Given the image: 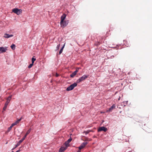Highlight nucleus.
<instances>
[{
  "label": "nucleus",
  "instance_id": "1",
  "mask_svg": "<svg viewBox=\"0 0 152 152\" xmlns=\"http://www.w3.org/2000/svg\"><path fill=\"white\" fill-rule=\"evenodd\" d=\"M31 131V129H30L26 132V134L24 136V137L22 138L21 140L19 141L18 143L16 144L15 147H18L20 144L25 140V138L27 136L30 132Z\"/></svg>",
  "mask_w": 152,
  "mask_h": 152
},
{
  "label": "nucleus",
  "instance_id": "2",
  "mask_svg": "<svg viewBox=\"0 0 152 152\" xmlns=\"http://www.w3.org/2000/svg\"><path fill=\"white\" fill-rule=\"evenodd\" d=\"M88 76V75H84L82 77H80L78 79L77 81V83H79L83 81L86 79Z\"/></svg>",
  "mask_w": 152,
  "mask_h": 152
},
{
  "label": "nucleus",
  "instance_id": "3",
  "mask_svg": "<svg viewBox=\"0 0 152 152\" xmlns=\"http://www.w3.org/2000/svg\"><path fill=\"white\" fill-rule=\"evenodd\" d=\"M77 84L76 83H74L73 84L70 85L67 88L66 90L67 91H69L72 90L75 87L77 86Z\"/></svg>",
  "mask_w": 152,
  "mask_h": 152
},
{
  "label": "nucleus",
  "instance_id": "4",
  "mask_svg": "<svg viewBox=\"0 0 152 152\" xmlns=\"http://www.w3.org/2000/svg\"><path fill=\"white\" fill-rule=\"evenodd\" d=\"M12 11L16 14L17 15H19L21 14L22 10L21 9H18L17 8H15L13 9Z\"/></svg>",
  "mask_w": 152,
  "mask_h": 152
},
{
  "label": "nucleus",
  "instance_id": "5",
  "mask_svg": "<svg viewBox=\"0 0 152 152\" xmlns=\"http://www.w3.org/2000/svg\"><path fill=\"white\" fill-rule=\"evenodd\" d=\"M107 130V129L106 127L104 126H102L99 127L98 129V132H100L102 131H104V132H106Z\"/></svg>",
  "mask_w": 152,
  "mask_h": 152
},
{
  "label": "nucleus",
  "instance_id": "6",
  "mask_svg": "<svg viewBox=\"0 0 152 152\" xmlns=\"http://www.w3.org/2000/svg\"><path fill=\"white\" fill-rule=\"evenodd\" d=\"M68 23V21H64L63 22H60L61 27L63 28L65 27L67 25Z\"/></svg>",
  "mask_w": 152,
  "mask_h": 152
},
{
  "label": "nucleus",
  "instance_id": "7",
  "mask_svg": "<svg viewBox=\"0 0 152 152\" xmlns=\"http://www.w3.org/2000/svg\"><path fill=\"white\" fill-rule=\"evenodd\" d=\"M88 144L87 142H83L80 145V146L79 147V149L81 150L83 148H84Z\"/></svg>",
  "mask_w": 152,
  "mask_h": 152
},
{
  "label": "nucleus",
  "instance_id": "8",
  "mask_svg": "<svg viewBox=\"0 0 152 152\" xmlns=\"http://www.w3.org/2000/svg\"><path fill=\"white\" fill-rule=\"evenodd\" d=\"M7 101L5 104L3 108V110L4 111H5L6 110L8 104L9 103L10 101L9 100L7 99Z\"/></svg>",
  "mask_w": 152,
  "mask_h": 152
},
{
  "label": "nucleus",
  "instance_id": "9",
  "mask_svg": "<svg viewBox=\"0 0 152 152\" xmlns=\"http://www.w3.org/2000/svg\"><path fill=\"white\" fill-rule=\"evenodd\" d=\"M7 50V48L5 47H0V53H4L6 52Z\"/></svg>",
  "mask_w": 152,
  "mask_h": 152
},
{
  "label": "nucleus",
  "instance_id": "10",
  "mask_svg": "<svg viewBox=\"0 0 152 152\" xmlns=\"http://www.w3.org/2000/svg\"><path fill=\"white\" fill-rule=\"evenodd\" d=\"M115 105L114 104L107 111V112H111L114 109H115Z\"/></svg>",
  "mask_w": 152,
  "mask_h": 152
},
{
  "label": "nucleus",
  "instance_id": "11",
  "mask_svg": "<svg viewBox=\"0 0 152 152\" xmlns=\"http://www.w3.org/2000/svg\"><path fill=\"white\" fill-rule=\"evenodd\" d=\"M22 118L21 117L20 119L18 120L17 121H16L14 123H13L11 125L12 126H13L15 125H16L17 124H18L19 122L20 121L22 120Z\"/></svg>",
  "mask_w": 152,
  "mask_h": 152
},
{
  "label": "nucleus",
  "instance_id": "12",
  "mask_svg": "<svg viewBox=\"0 0 152 152\" xmlns=\"http://www.w3.org/2000/svg\"><path fill=\"white\" fill-rule=\"evenodd\" d=\"M67 149V147L64 146H62L60 148L59 152H64Z\"/></svg>",
  "mask_w": 152,
  "mask_h": 152
},
{
  "label": "nucleus",
  "instance_id": "13",
  "mask_svg": "<svg viewBox=\"0 0 152 152\" xmlns=\"http://www.w3.org/2000/svg\"><path fill=\"white\" fill-rule=\"evenodd\" d=\"M13 36V35L12 34H4V37L6 38H8L10 37H12Z\"/></svg>",
  "mask_w": 152,
  "mask_h": 152
},
{
  "label": "nucleus",
  "instance_id": "14",
  "mask_svg": "<svg viewBox=\"0 0 152 152\" xmlns=\"http://www.w3.org/2000/svg\"><path fill=\"white\" fill-rule=\"evenodd\" d=\"M66 17V15L65 14H64L61 17V20L60 22H63V21H64Z\"/></svg>",
  "mask_w": 152,
  "mask_h": 152
},
{
  "label": "nucleus",
  "instance_id": "15",
  "mask_svg": "<svg viewBox=\"0 0 152 152\" xmlns=\"http://www.w3.org/2000/svg\"><path fill=\"white\" fill-rule=\"evenodd\" d=\"M64 46H65V44L62 47V48H61V49L60 50V51L59 52V53H58V54L59 55H60L62 52L63 50V49L64 47Z\"/></svg>",
  "mask_w": 152,
  "mask_h": 152
},
{
  "label": "nucleus",
  "instance_id": "16",
  "mask_svg": "<svg viewBox=\"0 0 152 152\" xmlns=\"http://www.w3.org/2000/svg\"><path fill=\"white\" fill-rule=\"evenodd\" d=\"M76 72L74 71L70 75V76L71 77H73L76 75Z\"/></svg>",
  "mask_w": 152,
  "mask_h": 152
},
{
  "label": "nucleus",
  "instance_id": "17",
  "mask_svg": "<svg viewBox=\"0 0 152 152\" xmlns=\"http://www.w3.org/2000/svg\"><path fill=\"white\" fill-rule=\"evenodd\" d=\"M11 48L13 50H14L15 48V45L14 44H12L10 46Z\"/></svg>",
  "mask_w": 152,
  "mask_h": 152
},
{
  "label": "nucleus",
  "instance_id": "18",
  "mask_svg": "<svg viewBox=\"0 0 152 152\" xmlns=\"http://www.w3.org/2000/svg\"><path fill=\"white\" fill-rule=\"evenodd\" d=\"M69 143H68L67 142V141H66L65 143H64V145H65V147H67V148L69 146Z\"/></svg>",
  "mask_w": 152,
  "mask_h": 152
},
{
  "label": "nucleus",
  "instance_id": "19",
  "mask_svg": "<svg viewBox=\"0 0 152 152\" xmlns=\"http://www.w3.org/2000/svg\"><path fill=\"white\" fill-rule=\"evenodd\" d=\"M91 130H88L87 131H84V132L86 134V135L87 134H88V133H89L90 132H91Z\"/></svg>",
  "mask_w": 152,
  "mask_h": 152
},
{
  "label": "nucleus",
  "instance_id": "20",
  "mask_svg": "<svg viewBox=\"0 0 152 152\" xmlns=\"http://www.w3.org/2000/svg\"><path fill=\"white\" fill-rule=\"evenodd\" d=\"M12 125H11L8 128V129L7 130V132H8L10 131V130L12 129Z\"/></svg>",
  "mask_w": 152,
  "mask_h": 152
},
{
  "label": "nucleus",
  "instance_id": "21",
  "mask_svg": "<svg viewBox=\"0 0 152 152\" xmlns=\"http://www.w3.org/2000/svg\"><path fill=\"white\" fill-rule=\"evenodd\" d=\"M60 46V44H59L58 45H57V46L56 48V50H58L59 49V48Z\"/></svg>",
  "mask_w": 152,
  "mask_h": 152
},
{
  "label": "nucleus",
  "instance_id": "22",
  "mask_svg": "<svg viewBox=\"0 0 152 152\" xmlns=\"http://www.w3.org/2000/svg\"><path fill=\"white\" fill-rule=\"evenodd\" d=\"M72 140V139L71 138V137H70L66 141H67V142H68V143H69Z\"/></svg>",
  "mask_w": 152,
  "mask_h": 152
},
{
  "label": "nucleus",
  "instance_id": "23",
  "mask_svg": "<svg viewBox=\"0 0 152 152\" xmlns=\"http://www.w3.org/2000/svg\"><path fill=\"white\" fill-rule=\"evenodd\" d=\"M31 60H32V64H34V61L36 60V58L33 57L32 58Z\"/></svg>",
  "mask_w": 152,
  "mask_h": 152
},
{
  "label": "nucleus",
  "instance_id": "24",
  "mask_svg": "<svg viewBox=\"0 0 152 152\" xmlns=\"http://www.w3.org/2000/svg\"><path fill=\"white\" fill-rule=\"evenodd\" d=\"M12 95H10V96H9L7 99H9V100H11V98L12 97Z\"/></svg>",
  "mask_w": 152,
  "mask_h": 152
},
{
  "label": "nucleus",
  "instance_id": "25",
  "mask_svg": "<svg viewBox=\"0 0 152 152\" xmlns=\"http://www.w3.org/2000/svg\"><path fill=\"white\" fill-rule=\"evenodd\" d=\"M33 65V64H32V63L31 64L28 66V68H30L31 67H32Z\"/></svg>",
  "mask_w": 152,
  "mask_h": 152
},
{
  "label": "nucleus",
  "instance_id": "26",
  "mask_svg": "<svg viewBox=\"0 0 152 152\" xmlns=\"http://www.w3.org/2000/svg\"><path fill=\"white\" fill-rule=\"evenodd\" d=\"M80 69V68H77L76 70L75 71V72H76V73H77L78 72L79 69Z\"/></svg>",
  "mask_w": 152,
  "mask_h": 152
},
{
  "label": "nucleus",
  "instance_id": "27",
  "mask_svg": "<svg viewBox=\"0 0 152 152\" xmlns=\"http://www.w3.org/2000/svg\"><path fill=\"white\" fill-rule=\"evenodd\" d=\"M102 42V41H101V40H99L98 42V44H97V45H100V42Z\"/></svg>",
  "mask_w": 152,
  "mask_h": 152
},
{
  "label": "nucleus",
  "instance_id": "28",
  "mask_svg": "<svg viewBox=\"0 0 152 152\" xmlns=\"http://www.w3.org/2000/svg\"><path fill=\"white\" fill-rule=\"evenodd\" d=\"M58 76H59V75L58 74H57V73H56V77H58Z\"/></svg>",
  "mask_w": 152,
  "mask_h": 152
},
{
  "label": "nucleus",
  "instance_id": "29",
  "mask_svg": "<svg viewBox=\"0 0 152 152\" xmlns=\"http://www.w3.org/2000/svg\"><path fill=\"white\" fill-rule=\"evenodd\" d=\"M127 102H128V101H126L125 103V104H124V106H126V105L127 104Z\"/></svg>",
  "mask_w": 152,
  "mask_h": 152
},
{
  "label": "nucleus",
  "instance_id": "30",
  "mask_svg": "<svg viewBox=\"0 0 152 152\" xmlns=\"http://www.w3.org/2000/svg\"><path fill=\"white\" fill-rule=\"evenodd\" d=\"M20 151V150H18L16 152H19Z\"/></svg>",
  "mask_w": 152,
  "mask_h": 152
},
{
  "label": "nucleus",
  "instance_id": "31",
  "mask_svg": "<svg viewBox=\"0 0 152 152\" xmlns=\"http://www.w3.org/2000/svg\"><path fill=\"white\" fill-rule=\"evenodd\" d=\"M80 150L79 149V150L77 151V152H80Z\"/></svg>",
  "mask_w": 152,
  "mask_h": 152
},
{
  "label": "nucleus",
  "instance_id": "32",
  "mask_svg": "<svg viewBox=\"0 0 152 152\" xmlns=\"http://www.w3.org/2000/svg\"><path fill=\"white\" fill-rule=\"evenodd\" d=\"M120 97H119V99H118V100H120Z\"/></svg>",
  "mask_w": 152,
  "mask_h": 152
},
{
  "label": "nucleus",
  "instance_id": "33",
  "mask_svg": "<svg viewBox=\"0 0 152 152\" xmlns=\"http://www.w3.org/2000/svg\"><path fill=\"white\" fill-rule=\"evenodd\" d=\"M124 102H123V103H122V104L123 103L124 104Z\"/></svg>",
  "mask_w": 152,
  "mask_h": 152
}]
</instances>
